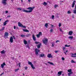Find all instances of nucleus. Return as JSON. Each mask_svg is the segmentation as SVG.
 Listing matches in <instances>:
<instances>
[{"label": "nucleus", "instance_id": "1", "mask_svg": "<svg viewBox=\"0 0 76 76\" xmlns=\"http://www.w3.org/2000/svg\"><path fill=\"white\" fill-rule=\"evenodd\" d=\"M35 8L34 7H29L27 9L28 10H23V12H26V13H31L32 12L34 9Z\"/></svg>", "mask_w": 76, "mask_h": 76}, {"label": "nucleus", "instance_id": "2", "mask_svg": "<svg viewBox=\"0 0 76 76\" xmlns=\"http://www.w3.org/2000/svg\"><path fill=\"white\" fill-rule=\"evenodd\" d=\"M42 42L43 44H44L45 45H47V42H48V39H47V38H45L44 39H43Z\"/></svg>", "mask_w": 76, "mask_h": 76}, {"label": "nucleus", "instance_id": "3", "mask_svg": "<svg viewBox=\"0 0 76 76\" xmlns=\"http://www.w3.org/2000/svg\"><path fill=\"white\" fill-rule=\"evenodd\" d=\"M18 26L20 27H22L23 28H26V26H23L20 22H18Z\"/></svg>", "mask_w": 76, "mask_h": 76}, {"label": "nucleus", "instance_id": "4", "mask_svg": "<svg viewBox=\"0 0 76 76\" xmlns=\"http://www.w3.org/2000/svg\"><path fill=\"white\" fill-rule=\"evenodd\" d=\"M28 62V64L30 65L32 69H35V68L34 67V65H33V64H32V62H29V61Z\"/></svg>", "mask_w": 76, "mask_h": 76}, {"label": "nucleus", "instance_id": "5", "mask_svg": "<svg viewBox=\"0 0 76 76\" xmlns=\"http://www.w3.org/2000/svg\"><path fill=\"white\" fill-rule=\"evenodd\" d=\"M40 50H39V49H36L35 50V54L37 56H38V52H39V51Z\"/></svg>", "mask_w": 76, "mask_h": 76}, {"label": "nucleus", "instance_id": "6", "mask_svg": "<svg viewBox=\"0 0 76 76\" xmlns=\"http://www.w3.org/2000/svg\"><path fill=\"white\" fill-rule=\"evenodd\" d=\"M9 35V34L7 32L5 33V34L4 36V38H7V36Z\"/></svg>", "mask_w": 76, "mask_h": 76}, {"label": "nucleus", "instance_id": "7", "mask_svg": "<svg viewBox=\"0 0 76 76\" xmlns=\"http://www.w3.org/2000/svg\"><path fill=\"white\" fill-rule=\"evenodd\" d=\"M10 42L11 43H12L13 42V37H11L10 39Z\"/></svg>", "mask_w": 76, "mask_h": 76}, {"label": "nucleus", "instance_id": "8", "mask_svg": "<svg viewBox=\"0 0 76 76\" xmlns=\"http://www.w3.org/2000/svg\"><path fill=\"white\" fill-rule=\"evenodd\" d=\"M39 57H45V55L43 53H42L39 55Z\"/></svg>", "mask_w": 76, "mask_h": 76}, {"label": "nucleus", "instance_id": "9", "mask_svg": "<svg viewBox=\"0 0 76 76\" xmlns=\"http://www.w3.org/2000/svg\"><path fill=\"white\" fill-rule=\"evenodd\" d=\"M48 58H53V55H51V54H49L48 55Z\"/></svg>", "mask_w": 76, "mask_h": 76}, {"label": "nucleus", "instance_id": "10", "mask_svg": "<svg viewBox=\"0 0 76 76\" xmlns=\"http://www.w3.org/2000/svg\"><path fill=\"white\" fill-rule=\"evenodd\" d=\"M42 45V44H41V43H40L39 44H38L37 46V48H38L39 49V48H41V46Z\"/></svg>", "mask_w": 76, "mask_h": 76}, {"label": "nucleus", "instance_id": "11", "mask_svg": "<svg viewBox=\"0 0 76 76\" xmlns=\"http://www.w3.org/2000/svg\"><path fill=\"white\" fill-rule=\"evenodd\" d=\"M9 22L8 20H6L3 23L4 25V26L6 25L7 24V22Z\"/></svg>", "mask_w": 76, "mask_h": 76}, {"label": "nucleus", "instance_id": "12", "mask_svg": "<svg viewBox=\"0 0 76 76\" xmlns=\"http://www.w3.org/2000/svg\"><path fill=\"white\" fill-rule=\"evenodd\" d=\"M76 2V1H74L73 3L72 4V7H74V6H75V3Z\"/></svg>", "mask_w": 76, "mask_h": 76}, {"label": "nucleus", "instance_id": "13", "mask_svg": "<svg viewBox=\"0 0 76 76\" xmlns=\"http://www.w3.org/2000/svg\"><path fill=\"white\" fill-rule=\"evenodd\" d=\"M23 30L24 32H29V30H28L26 29H23Z\"/></svg>", "mask_w": 76, "mask_h": 76}, {"label": "nucleus", "instance_id": "14", "mask_svg": "<svg viewBox=\"0 0 76 76\" xmlns=\"http://www.w3.org/2000/svg\"><path fill=\"white\" fill-rule=\"evenodd\" d=\"M32 38L34 41H36V38H35V35H32Z\"/></svg>", "mask_w": 76, "mask_h": 76}, {"label": "nucleus", "instance_id": "15", "mask_svg": "<svg viewBox=\"0 0 76 76\" xmlns=\"http://www.w3.org/2000/svg\"><path fill=\"white\" fill-rule=\"evenodd\" d=\"M6 65L5 63H4L3 64H1V67L2 68H4V66Z\"/></svg>", "mask_w": 76, "mask_h": 76}, {"label": "nucleus", "instance_id": "16", "mask_svg": "<svg viewBox=\"0 0 76 76\" xmlns=\"http://www.w3.org/2000/svg\"><path fill=\"white\" fill-rule=\"evenodd\" d=\"M72 69H69V70H68V72H69V73H73V72H72Z\"/></svg>", "mask_w": 76, "mask_h": 76}, {"label": "nucleus", "instance_id": "17", "mask_svg": "<svg viewBox=\"0 0 76 76\" xmlns=\"http://www.w3.org/2000/svg\"><path fill=\"white\" fill-rule=\"evenodd\" d=\"M72 34H73V31H69V35H71Z\"/></svg>", "mask_w": 76, "mask_h": 76}, {"label": "nucleus", "instance_id": "18", "mask_svg": "<svg viewBox=\"0 0 76 76\" xmlns=\"http://www.w3.org/2000/svg\"><path fill=\"white\" fill-rule=\"evenodd\" d=\"M6 52V51H4V50H3L1 52V54H4Z\"/></svg>", "mask_w": 76, "mask_h": 76}, {"label": "nucleus", "instance_id": "19", "mask_svg": "<svg viewBox=\"0 0 76 76\" xmlns=\"http://www.w3.org/2000/svg\"><path fill=\"white\" fill-rule=\"evenodd\" d=\"M61 73H62V71H60L58 72V74L59 75H61Z\"/></svg>", "mask_w": 76, "mask_h": 76}, {"label": "nucleus", "instance_id": "20", "mask_svg": "<svg viewBox=\"0 0 76 76\" xmlns=\"http://www.w3.org/2000/svg\"><path fill=\"white\" fill-rule=\"evenodd\" d=\"M5 28V27H3L2 28L0 29V31H4V29Z\"/></svg>", "mask_w": 76, "mask_h": 76}, {"label": "nucleus", "instance_id": "21", "mask_svg": "<svg viewBox=\"0 0 76 76\" xmlns=\"http://www.w3.org/2000/svg\"><path fill=\"white\" fill-rule=\"evenodd\" d=\"M24 44L26 45V44H27V43H28V42H27V41H26V40H24Z\"/></svg>", "mask_w": 76, "mask_h": 76}, {"label": "nucleus", "instance_id": "22", "mask_svg": "<svg viewBox=\"0 0 76 76\" xmlns=\"http://www.w3.org/2000/svg\"><path fill=\"white\" fill-rule=\"evenodd\" d=\"M73 38V36H69V37L68 38H69V39H72Z\"/></svg>", "mask_w": 76, "mask_h": 76}, {"label": "nucleus", "instance_id": "23", "mask_svg": "<svg viewBox=\"0 0 76 76\" xmlns=\"http://www.w3.org/2000/svg\"><path fill=\"white\" fill-rule=\"evenodd\" d=\"M72 74H73V72H71L69 73H68V76H71V75Z\"/></svg>", "mask_w": 76, "mask_h": 76}, {"label": "nucleus", "instance_id": "24", "mask_svg": "<svg viewBox=\"0 0 76 76\" xmlns=\"http://www.w3.org/2000/svg\"><path fill=\"white\" fill-rule=\"evenodd\" d=\"M48 23H46L45 25V26L46 27V28H48Z\"/></svg>", "mask_w": 76, "mask_h": 76}, {"label": "nucleus", "instance_id": "25", "mask_svg": "<svg viewBox=\"0 0 76 76\" xmlns=\"http://www.w3.org/2000/svg\"><path fill=\"white\" fill-rule=\"evenodd\" d=\"M71 62L72 63H76V62L74 61L73 60H72Z\"/></svg>", "mask_w": 76, "mask_h": 76}, {"label": "nucleus", "instance_id": "26", "mask_svg": "<svg viewBox=\"0 0 76 76\" xmlns=\"http://www.w3.org/2000/svg\"><path fill=\"white\" fill-rule=\"evenodd\" d=\"M30 35H31V34H27L26 35V37H29L30 36Z\"/></svg>", "mask_w": 76, "mask_h": 76}, {"label": "nucleus", "instance_id": "27", "mask_svg": "<svg viewBox=\"0 0 76 76\" xmlns=\"http://www.w3.org/2000/svg\"><path fill=\"white\" fill-rule=\"evenodd\" d=\"M48 63H49L50 64H51V65H54V64H53V63L52 62H48Z\"/></svg>", "mask_w": 76, "mask_h": 76}, {"label": "nucleus", "instance_id": "28", "mask_svg": "<svg viewBox=\"0 0 76 76\" xmlns=\"http://www.w3.org/2000/svg\"><path fill=\"white\" fill-rule=\"evenodd\" d=\"M43 5H46L47 4V3L45 2H44V3L42 4Z\"/></svg>", "mask_w": 76, "mask_h": 76}, {"label": "nucleus", "instance_id": "29", "mask_svg": "<svg viewBox=\"0 0 76 76\" xmlns=\"http://www.w3.org/2000/svg\"><path fill=\"white\" fill-rule=\"evenodd\" d=\"M20 37H22V38H23L25 37V35H20Z\"/></svg>", "mask_w": 76, "mask_h": 76}, {"label": "nucleus", "instance_id": "30", "mask_svg": "<svg viewBox=\"0 0 76 76\" xmlns=\"http://www.w3.org/2000/svg\"><path fill=\"white\" fill-rule=\"evenodd\" d=\"M19 70V68L15 69V72H18V70Z\"/></svg>", "mask_w": 76, "mask_h": 76}, {"label": "nucleus", "instance_id": "31", "mask_svg": "<svg viewBox=\"0 0 76 76\" xmlns=\"http://www.w3.org/2000/svg\"><path fill=\"white\" fill-rule=\"evenodd\" d=\"M67 13L68 14H70L71 13V12H70V11L69 10V11H68Z\"/></svg>", "mask_w": 76, "mask_h": 76}, {"label": "nucleus", "instance_id": "32", "mask_svg": "<svg viewBox=\"0 0 76 76\" xmlns=\"http://www.w3.org/2000/svg\"><path fill=\"white\" fill-rule=\"evenodd\" d=\"M35 43L36 44H39V42L36 41L35 42Z\"/></svg>", "mask_w": 76, "mask_h": 76}, {"label": "nucleus", "instance_id": "33", "mask_svg": "<svg viewBox=\"0 0 76 76\" xmlns=\"http://www.w3.org/2000/svg\"><path fill=\"white\" fill-rule=\"evenodd\" d=\"M37 38H39L40 37V35L38 34L37 35Z\"/></svg>", "mask_w": 76, "mask_h": 76}, {"label": "nucleus", "instance_id": "34", "mask_svg": "<svg viewBox=\"0 0 76 76\" xmlns=\"http://www.w3.org/2000/svg\"><path fill=\"white\" fill-rule=\"evenodd\" d=\"M52 19H54V15H52Z\"/></svg>", "mask_w": 76, "mask_h": 76}, {"label": "nucleus", "instance_id": "35", "mask_svg": "<svg viewBox=\"0 0 76 76\" xmlns=\"http://www.w3.org/2000/svg\"><path fill=\"white\" fill-rule=\"evenodd\" d=\"M26 47L27 48H28L29 49H30V48H29V46L28 45H26Z\"/></svg>", "mask_w": 76, "mask_h": 76}, {"label": "nucleus", "instance_id": "36", "mask_svg": "<svg viewBox=\"0 0 76 76\" xmlns=\"http://www.w3.org/2000/svg\"><path fill=\"white\" fill-rule=\"evenodd\" d=\"M58 7V5H55L54 6L55 8H56V7Z\"/></svg>", "mask_w": 76, "mask_h": 76}, {"label": "nucleus", "instance_id": "37", "mask_svg": "<svg viewBox=\"0 0 76 76\" xmlns=\"http://www.w3.org/2000/svg\"><path fill=\"white\" fill-rule=\"evenodd\" d=\"M39 34L40 35H42V33L41 32H39Z\"/></svg>", "mask_w": 76, "mask_h": 76}, {"label": "nucleus", "instance_id": "38", "mask_svg": "<svg viewBox=\"0 0 76 76\" xmlns=\"http://www.w3.org/2000/svg\"><path fill=\"white\" fill-rule=\"evenodd\" d=\"M63 51H64L65 49H66V47H63Z\"/></svg>", "mask_w": 76, "mask_h": 76}, {"label": "nucleus", "instance_id": "39", "mask_svg": "<svg viewBox=\"0 0 76 76\" xmlns=\"http://www.w3.org/2000/svg\"><path fill=\"white\" fill-rule=\"evenodd\" d=\"M53 32V29H51L50 30V32Z\"/></svg>", "mask_w": 76, "mask_h": 76}, {"label": "nucleus", "instance_id": "40", "mask_svg": "<svg viewBox=\"0 0 76 76\" xmlns=\"http://www.w3.org/2000/svg\"><path fill=\"white\" fill-rule=\"evenodd\" d=\"M61 26V23H60L59 24V27H60Z\"/></svg>", "mask_w": 76, "mask_h": 76}, {"label": "nucleus", "instance_id": "41", "mask_svg": "<svg viewBox=\"0 0 76 76\" xmlns=\"http://www.w3.org/2000/svg\"><path fill=\"white\" fill-rule=\"evenodd\" d=\"M25 70H27V69H28V67L26 66L25 67Z\"/></svg>", "mask_w": 76, "mask_h": 76}, {"label": "nucleus", "instance_id": "42", "mask_svg": "<svg viewBox=\"0 0 76 76\" xmlns=\"http://www.w3.org/2000/svg\"><path fill=\"white\" fill-rule=\"evenodd\" d=\"M71 57H76V56H71Z\"/></svg>", "mask_w": 76, "mask_h": 76}, {"label": "nucleus", "instance_id": "43", "mask_svg": "<svg viewBox=\"0 0 76 76\" xmlns=\"http://www.w3.org/2000/svg\"><path fill=\"white\" fill-rule=\"evenodd\" d=\"M17 9L18 10H22V9L20 8H17Z\"/></svg>", "mask_w": 76, "mask_h": 76}, {"label": "nucleus", "instance_id": "44", "mask_svg": "<svg viewBox=\"0 0 76 76\" xmlns=\"http://www.w3.org/2000/svg\"><path fill=\"white\" fill-rule=\"evenodd\" d=\"M61 59L62 60H64V57L62 58Z\"/></svg>", "mask_w": 76, "mask_h": 76}, {"label": "nucleus", "instance_id": "45", "mask_svg": "<svg viewBox=\"0 0 76 76\" xmlns=\"http://www.w3.org/2000/svg\"><path fill=\"white\" fill-rule=\"evenodd\" d=\"M60 31H61V32H63V30H61V28H60Z\"/></svg>", "mask_w": 76, "mask_h": 76}, {"label": "nucleus", "instance_id": "46", "mask_svg": "<svg viewBox=\"0 0 76 76\" xmlns=\"http://www.w3.org/2000/svg\"><path fill=\"white\" fill-rule=\"evenodd\" d=\"M18 65L19 67H20V63H18Z\"/></svg>", "mask_w": 76, "mask_h": 76}, {"label": "nucleus", "instance_id": "47", "mask_svg": "<svg viewBox=\"0 0 76 76\" xmlns=\"http://www.w3.org/2000/svg\"><path fill=\"white\" fill-rule=\"evenodd\" d=\"M54 47V44L53 43H52V47Z\"/></svg>", "mask_w": 76, "mask_h": 76}, {"label": "nucleus", "instance_id": "48", "mask_svg": "<svg viewBox=\"0 0 76 76\" xmlns=\"http://www.w3.org/2000/svg\"><path fill=\"white\" fill-rule=\"evenodd\" d=\"M60 42V41H59V40H57L56 41V43H57V42Z\"/></svg>", "mask_w": 76, "mask_h": 76}, {"label": "nucleus", "instance_id": "49", "mask_svg": "<svg viewBox=\"0 0 76 76\" xmlns=\"http://www.w3.org/2000/svg\"><path fill=\"white\" fill-rule=\"evenodd\" d=\"M67 52H68V51L66 50V51L64 52V53H67Z\"/></svg>", "mask_w": 76, "mask_h": 76}, {"label": "nucleus", "instance_id": "50", "mask_svg": "<svg viewBox=\"0 0 76 76\" xmlns=\"http://www.w3.org/2000/svg\"><path fill=\"white\" fill-rule=\"evenodd\" d=\"M58 51H57V50L55 51V53H58Z\"/></svg>", "mask_w": 76, "mask_h": 76}, {"label": "nucleus", "instance_id": "51", "mask_svg": "<svg viewBox=\"0 0 76 76\" xmlns=\"http://www.w3.org/2000/svg\"><path fill=\"white\" fill-rule=\"evenodd\" d=\"M11 58L12 59V60H13V59H14V57H11Z\"/></svg>", "mask_w": 76, "mask_h": 76}, {"label": "nucleus", "instance_id": "52", "mask_svg": "<svg viewBox=\"0 0 76 76\" xmlns=\"http://www.w3.org/2000/svg\"><path fill=\"white\" fill-rule=\"evenodd\" d=\"M1 75H4V72H3L1 74Z\"/></svg>", "mask_w": 76, "mask_h": 76}, {"label": "nucleus", "instance_id": "53", "mask_svg": "<svg viewBox=\"0 0 76 76\" xmlns=\"http://www.w3.org/2000/svg\"><path fill=\"white\" fill-rule=\"evenodd\" d=\"M5 13H8V11H6L5 12Z\"/></svg>", "mask_w": 76, "mask_h": 76}, {"label": "nucleus", "instance_id": "54", "mask_svg": "<svg viewBox=\"0 0 76 76\" xmlns=\"http://www.w3.org/2000/svg\"><path fill=\"white\" fill-rule=\"evenodd\" d=\"M65 47H67V45H65Z\"/></svg>", "mask_w": 76, "mask_h": 76}, {"label": "nucleus", "instance_id": "55", "mask_svg": "<svg viewBox=\"0 0 76 76\" xmlns=\"http://www.w3.org/2000/svg\"><path fill=\"white\" fill-rule=\"evenodd\" d=\"M14 29H16V26H14Z\"/></svg>", "mask_w": 76, "mask_h": 76}, {"label": "nucleus", "instance_id": "56", "mask_svg": "<svg viewBox=\"0 0 76 76\" xmlns=\"http://www.w3.org/2000/svg\"><path fill=\"white\" fill-rule=\"evenodd\" d=\"M28 2H30L31 1V0H28Z\"/></svg>", "mask_w": 76, "mask_h": 76}, {"label": "nucleus", "instance_id": "57", "mask_svg": "<svg viewBox=\"0 0 76 76\" xmlns=\"http://www.w3.org/2000/svg\"><path fill=\"white\" fill-rule=\"evenodd\" d=\"M70 47V45H68L67 47Z\"/></svg>", "mask_w": 76, "mask_h": 76}, {"label": "nucleus", "instance_id": "58", "mask_svg": "<svg viewBox=\"0 0 76 76\" xmlns=\"http://www.w3.org/2000/svg\"><path fill=\"white\" fill-rule=\"evenodd\" d=\"M7 17L8 18H10V16H8Z\"/></svg>", "mask_w": 76, "mask_h": 76}, {"label": "nucleus", "instance_id": "59", "mask_svg": "<svg viewBox=\"0 0 76 76\" xmlns=\"http://www.w3.org/2000/svg\"><path fill=\"white\" fill-rule=\"evenodd\" d=\"M54 26L53 25H51V27H53Z\"/></svg>", "mask_w": 76, "mask_h": 76}, {"label": "nucleus", "instance_id": "60", "mask_svg": "<svg viewBox=\"0 0 76 76\" xmlns=\"http://www.w3.org/2000/svg\"><path fill=\"white\" fill-rule=\"evenodd\" d=\"M12 22H14V23H16V22L15 21H12Z\"/></svg>", "mask_w": 76, "mask_h": 76}, {"label": "nucleus", "instance_id": "61", "mask_svg": "<svg viewBox=\"0 0 76 76\" xmlns=\"http://www.w3.org/2000/svg\"><path fill=\"white\" fill-rule=\"evenodd\" d=\"M21 2H23V0H21Z\"/></svg>", "mask_w": 76, "mask_h": 76}, {"label": "nucleus", "instance_id": "62", "mask_svg": "<svg viewBox=\"0 0 76 76\" xmlns=\"http://www.w3.org/2000/svg\"><path fill=\"white\" fill-rule=\"evenodd\" d=\"M72 18H74V16H72Z\"/></svg>", "mask_w": 76, "mask_h": 76}, {"label": "nucleus", "instance_id": "63", "mask_svg": "<svg viewBox=\"0 0 76 76\" xmlns=\"http://www.w3.org/2000/svg\"><path fill=\"white\" fill-rule=\"evenodd\" d=\"M23 76H24L25 75V74H23Z\"/></svg>", "mask_w": 76, "mask_h": 76}, {"label": "nucleus", "instance_id": "64", "mask_svg": "<svg viewBox=\"0 0 76 76\" xmlns=\"http://www.w3.org/2000/svg\"><path fill=\"white\" fill-rule=\"evenodd\" d=\"M2 76L1 74H0V76Z\"/></svg>", "mask_w": 76, "mask_h": 76}]
</instances>
